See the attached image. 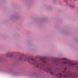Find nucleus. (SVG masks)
I'll use <instances>...</instances> for the list:
<instances>
[{"instance_id": "2", "label": "nucleus", "mask_w": 78, "mask_h": 78, "mask_svg": "<svg viewBox=\"0 0 78 78\" xmlns=\"http://www.w3.org/2000/svg\"><path fill=\"white\" fill-rule=\"evenodd\" d=\"M58 75L59 76V77H60V78H64V77H66V76H67L66 75H62V74L61 73L59 74Z\"/></svg>"}, {"instance_id": "9", "label": "nucleus", "mask_w": 78, "mask_h": 78, "mask_svg": "<svg viewBox=\"0 0 78 78\" xmlns=\"http://www.w3.org/2000/svg\"><path fill=\"white\" fill-rule=\"evenodd\" d=\"M63 73H66V72L65 71H63Z\"/></svg>"}, {"instance_id": "14", "label": "nucleus", "mask_w": 78, "mask_h": 78, "mask_svg": "<svg viewBox=\"0 0 78 78\" xmlns=\"http://www.w3.org/2000/svg\"><path fill=\"white\" fill-rule=\"evenodd\" d=\"M77 76H78V75H77Z\"/></svg>"}, {"instance_id": "11", "label": "nucleus", "mask_w": 78, "mask_h": 78, "mask_svg": "<svg viewBox=\"0 0 78 78\" xmlns=\"http://www.w3.org/2000/svg\"><path fill=\"white\" fill-rule=\"evenodd\" d=\"M51 74H53V73H52V72H51Z\"/></svg>"}, {"instance_id": "1", "label": "nucleus", "mask_w": 78, "mask_h": 78, "mask_svg": "<svg viewBox=\"0 0 78 78\" xmlns=\"http://www.w3.org/2000/svg\"><path fill=\"white\" fill-rule=\"evenodd\" d=\"M63 64H68L69 66H75L78 64V63H72L68 61V60L65 61V62H63Z\"/></svg>"}, {"instance_id": "3", "label": "nucleus", "mask_w": 78, "mask_h": 78, "mask_svg": "<svg viewBox=\"0 0 78 78\" xmlns=\"http://www.w3.org/2000/svg\"><path fill=\"white\" fill-rule=\"evenodd\" d=\"M46 60L45 57H42L40 58V60H41V61H44Z\"/></svg>"}, {"instance_id": "10", "label": "nucleus", "mask_w": 78, "mask_h": 78, "mask_svg": "<svg viewBox=\"0 0 78 78\" xmlns=\"http://www.w3.org/2000/svg\"><path fill=\"white\" fill-rule=\"evenodd\" d=\"M66 68L65 69H64V70H66Z\"/></svg>"}, {"instance_id": "13", "label": "nucleus", "mask_w": 78, "mask_h": 78, "mask_svg": "<svg viewBox=\"0 0 78 78\" xmlns=\"http://www.w3.org/2000/svg\"><path fill=\"white\" fill-rule=\"evenodd\" d=\"M74 1H75V0H74Z\"/></svg>"}, {"instance_id": "4", "label": "nucleus", "mask_w": 78, "mask_h": 78, "mask_svg": "<svg viewBox=\"0 0 78 78\" xmlns=\"http://www.w3.org/2000/svg\"><path fill=\"white\" fill-rule=\"evenodd\" d=\"M34 65H36L37 67H39V64L34 62V63L33 64Z\"/></svg>"}, {"instance_id": "12", "label": "nucleus", "mask_w": 78, "mask_h": 78, "mask_svg": "<svg viewBox=\"0 0 78 78\" xmlns=\"http://www.w3.org/2000/svg\"><path fill=\"white\" fill-rule=\"evenodd\" d=\"M44 62L45 63L46 62Z\"/></svg>"}, {"instance_id": "5", "label": "nucleus", "mask_w": 78, "mask_h": 78, "mask_svg": "<svg viewBox=\"0 0 78 78\" xmlns=\"http://www.w3.org/2000/svg\"><path fill=\"white\" fill-rule=\"evenodd\" d=\"M47 70H48V71H49V72H51V69L50 68H48L47 69Z\"/></svg>"}, {"instance_id": "8", "label": "nucleus", "mask_w": 78, "mask_h": 78, "mask_svg": "<svg viewBox=\"0 0 78 78\" xmlns=\"http://www.w3.org/2000/svg\"><path fill=\"white\" fill-rule=\"evenodd\" d=\"M27 60H29L28 58H27V59H25V61H27Z\"/></svg>"}, {"instance_id": "6", "label": "nucleus", "mask_w": 78, "mask_h": 78, "mask_svg": "<svg viewBox=\"0 0 78 78\" xmlns=\"http://www.w3.org/2000/svg\"><path fill=\"white\" fill-rule=\"evenodd\" d=\"M61 59H62V60H63V61H64V60H66V59H65V58H61Z\"/></svg>"}, {"instance_id": "7", "label": "nucleus", "mask_w": 78, "mask_h": 78, "mask_svg": "<svg viewBox=\"0 0 78 78\" xmlns=\"http://www.w3.org/2000/svg\"><path fill=\"white\" fill-rule=\"evenodd\" d=\"M31 60H32V61H34V62H35V60H34V59H31Z\"/></svg>"}]
</instances>
